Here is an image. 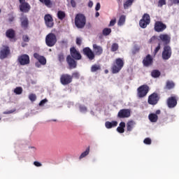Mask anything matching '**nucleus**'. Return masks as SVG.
<instances>
[{
	"mask_svg": "<svg viewBox=\"0 0 179 179\" xmlns=\"http://www.w3.org/2000/svg\"><path fill=\"white\" fill-rule=\"evenodd\" d=\"M80 77V75L79 74V72L78 71H75L72 73L71 78H72V80H73V78L75 79H79V78Z\"/></svg>",
	"mask_w": 179,
	"mask_h": 179,
	"instance_id": "nucleus-40",
	"label": "nucleus"
},
{
	"mask_svg": "<svg viewBox=\"0 0 179 179\" xmlns=\"http://www.w3.org/2000/svg\"><path fill=\"white\" fill-rule=\"evenodd\" d=\"M118 125L117 121H112V122H106L105 127L107 128V129H111V128H113L114 127H117Z\"/></svg>",
	"mask_w": 179,
	"mask_h": 179,
	"instance_id": "nucleus-24",
	"label": "nucleus"
},
{
	"mask_svg": "<svg viewBox=\"0 0 179 179\" xmlns=\"http://www.w3.org/2000/svg\"><path fill=\"white\" fill-rule=\"evenodd\" d=\"M160 75H162V73L159 72V70H153L151 72V76L152 78H159V76H160Z\"/></svg>",
	"mask_w": 179,
	"mask_h": 179,
	"instance_id": "nucleus-35",
	"label": "nucleus"
},
{
	"mask_svg": "<svg viewBox=\"0 0 179 179\" xmlns=\"http://www.w3.org/2000/svg\"><path fill=\"white\" fill-rule=\"evenodd\" d=\"M159 100H160V96L158 93L154 92L148 96V103L150 106H156L159 103Z\"/></svg>",
	"mask_w": 179,
	"mask_h": 179,
	"instance_id": "nucleus-8",
	"label": "nucleus"
},
{
	"mask_svg": "<svg viewBox=\"0 0 179 179\" xmlns=\"http://www.w3.org/2000/svg\"><path fill=\"white\" fill-rule=\"evenodd\" d=\"M120 48V46L118 45V43H113L111 45L110 51L112 52H115V51H118V49Z\"/></svg>",
	"mask_w": 179,
	"mask_h": 179,
	"instance_id": "nucleus-36",
	"label": "nucleus"
},
{
	"mask_svg": "<svg viewBox=\"0 0 179 179\" xmlns=\"http://www.w3.org/2000/svg\"><path fill=\"white\" fill-rule=\"evenodd\" d=\"M174 86L176 84L173 81L167 80L165 86V89L168 90H171V89H174Z\"/></svg>",
	"mask_w": 179,
	"mask_h": 179,
	"instance_id": "nucleus-28",
	"label": "nucleus"
},
{
	"mask_svg": "<svg viewBox=\"0 0 179 179\" xmlns=\"http://www.w3.org/2000/svg\"><path fill=\"white\" fill-rule=\"evenodd\" d=\"M70 57L76 61H80V59H82V55L80 54V52L76 50L75 47L70 48Z\"/></svg>",
	"mask_w": 179,
	"mask_h": 179,
	"instance_id": "nucleus-15",
	"label": "nucleus"
},
{
	"mask_svg": "<svg viewBox=\"0 0 179 179\" xmlns=\"http://www.w3.org/2000/svg\"><path fill=\"white\" fill-rule=\"evenodd\" d=\"M100 8H101L100 3H97L95 7V10H96V12L100 10Z\"/></svg>",
	"mask_w": 179,
	"mask_h": 179,
	"instance_id": "nucleus-53",
	"label": "nucleus"
},
{
	"mask_svg": "<svg viewBox=\"0 0 179 179\" xmlns=\"http://www.w3.org/2000/svg\"><path fill=\"white\" fill-rule=\"evenodd\" d=\"M164 5H166V0H159L158 1V6L162 8Z\"/></svg>",
	"mask_w": 179,
	"mask_h": 179,
	"instance_id": "nucleus-48",
	"label": "nucleus"
},
{
	"mask_svg": "<svg viewBox=\"0 0 179 179\" xmlns=\"http://www.w3.org/2000/svg\"><path fill=\"white\" fill-rule=\"evenodd\" d=\"M125 19H126L125 15H121L117 22L118 26H124V24H125Z\"/></svg>",
	"mask_w": 179,
	"mask_h": 179,
	"instance_id": "nucleus-32",
	"label": "nucleus"
},
{
	"mask_svg": "<svg viewBox=\"0 0 179 179\" xmlns=\"http://www.w3.org/2000/svg\"><path fill=\"white\" fill-rule=\"evenodd\" d=\"M161 113H162V110H157L155 114H156V115H159V114H161Z\"/></svg>",
	"mask_w": 179,
	"mask_h": 179,
	"instance_id": "nucleus-58",
	"label": "nucleus"
},
{
	"mask_svg": "<svg viewBox=\"0 0 179 179\" xmlns=\"http://www.w3.org/2000/svg\"><path fill=\"white\" fill-rule=\"evenodd\" d=\"M117 131L119 134H124L125 132V122H120L119 127L117 128Z\"/></svg>",
	"mask_w": 179,
	"mask_h": 179,
	"instance_id": "nucleus-26",
	"label": "nucleus"
},
{
	"mask_svg": "<svg viewBox=\"0 0 179 179\" xmlns=\"http://www.w3.org/2000/svg\"><path fill=\"white\" fill-rule=\"evenodd\" d=\"M150 24V15L148 13H145L143 15V17L139 21V26L141 29H146L148 27V24Z\"/></svg>",
	"mask_w": 179,
	"mask_h": 179,
	"instance_id": "nucleus-9",
	"label": "nucleus"
},
{
	"mask_svg": "<svg viewBox=\"0 0 179 179\" xmlns=\"http://www.w3.org/2000/svg\"><path fill=\"white\" fill-rule=\"evenodd\" d=\"M162 48V45L160 43H158L157 46L155 48L153 52V55H156L159 51H160V49Z\"/></svg>",
	"mask_w": 179,
	"mask_h": 179,
	"instance_id": "nucleus-39",
	"label": "nucleus"
},
{
	"mask_svg": "<svg viewBox=\"0 0 179 179\" xmlns=\"http://www.w3.org/2000/svg\"><path fill=\"white\" fill-rule=\"evenodd\" d=\"M177 101H178V97L176 96H170L166 101V104L169 108H174L177 106Z\"/></svg>",
	"mask_w": 179,
	"mask_h": 179,
	"instance_id": "nucleus-16",
	"label": "nucleus"
},
{
	"mask_svg": "<svg viewBox=\"0 0 179 179\" xmlns=\"http://www.w3.org/2000/svg\"><path fill=\"white\" fill-rule=\"evenodd\" d=\"M110 33L111 28H104L102 31V34H103V36H109Z\"/></svg>",
	"mask_w": 179,
	"mask_h": 179,
	"instance_id": "nucleus-37",
	"label": "nucleus"
},
{
	"mask_svg": "<svg viewBox=\"0 0 179 179\" xmlns=\"http://www.w3.org/2000/svg\"><path fill=\"white\" fill-rule=\"evenodd\" d=\"M100 16V13L99 12H96L95 14V17H99Z\"/></svg>",
	"mask_w": 179,
	"mask_h": 179,
	"instance_id": "nucleus-59",
	"label": "nucleus"
},
{
	"mask_svg": "<svg viewBox=\"0 0 179 179\" xmlns=\"http://www.w3.org/2000/svg\"><path fill=\"white\" fill-rule=\"evenodd\" d=\"M101 69V66L99 64H94L91 67V72H97V71H100Z\"/></svg>",
	"mask_w": 179,
	"mask_h": 179,
	"instance_id": "nucleus-34",
	"label": "nucleus"
},
{
	"mask_svg": "<svg viewBox=\"0 0 179 179\" xmlns=\"http://www.w3.org/2000/svg\"><path fill=\"white\" fill-rule=\"evenodd\" d=\"M124 59L121 58H117L113 62L112 66V73H118L122 68H124Z\"/></svg>",
	"mask_w": 179,
	"mask_h": 179,
	"instance_id": "nucleus-3",
	"label": "nucleus"
},
{
	"mask_svg": "<svg viewBox=\"0 0 179 179\" xmlns=\"http://www.w3.org/2000/svg\"><path fill=\"white\" fill-rule=\"evenodd\" d=\"M135 127V122L134 120H130L127 123V132H131Z\"/></svg>",
	"mask_w": 179,
	"mask_h": 179,
	"instance_id": "nucleus-25",
	"label": "nucleus"
},
{
	"mask_svg": "<svg viewBox=\"0 0 179 179\" xmlns=\"http://www.w3.org/2000/svg\"><path fill=\"white\" fill-rule=\"evenodd\" d=\"M14 93L15 94H22V93H23V88H22V87H17L14 90Z\"/></svg>",
	"mask_w": 179,
	"mask_h": 179,
	"instance_id": "nucleus-38",
	"label": "nucleus"
},
{
	"mask_svg": "<svg viewBox=\"0 0 179 179\" xmlns=\"http://www.w3.org/2000/svg\"><path fill=\"white\" fill-rule=\"evenodd\" d=\"M134 1L135 0H127L126 2L124 3V9H128L129 6H132V3H134Z\"/></svg>",
	"mask_w": 179,
	"mask_h": 179,
	"instance_id": "nucleus-33",
	"label": "nucleus"
},
{
	"mask_svg": "<svg viewBox=\"0 0 179 179\" xmlns=\"http://www.w3.org/2000/svg\"><path fill=\"white\" fill-rule=\"evenodd\" d=\"M20 65L24 66L30 64V57L27 54L21 55L17 58Z\"/></svg>",
	"mask_w": 179,
	"mask_h": 179,
	"instance_id": "nucleus-13",
	"label": "nucleus"
},
{
	"mask_svg": "<svg viewBox=\"0 0 179 179\" xmlns=\"http://www.w3.org/2000/svg\"><path fill=\"white\" fill-rule=\"evenodd\" d=\"M26 45H27V44H26V43H22V47H26Z\"/></svg>",
	"mask_w": 179,
	"mask_h": 179,
	"instance_id": "nucleus-62",
	"label": "nucleus"
},
{
	"mask_svg": "<svg viewBox=\"0 0 179 179\" xmlns=\"http://www.w3.org/2000/svg\"><path fill=\"white\" fill-rule=\"evenodd\" d=\"M65 59V57L64 56V53L61 52L58 55V60L59 62H64Z\"/></svg>",
	"mask_w": 179,
	"mask_h": 179,
	"instance_id": "nucleus-42",
	"label": "nucleus"
},
{
	"mask_svg": "<svg viewBox=\"0 0 179 179\" xmlns=\"http://www.w3.org/2000/svg\"><path fill=\"white\" fill-rule=\"evenodd\" d=\"M143 64L144 66H150V65L153 64V58L150 55H148L143 59Z\"/></svg>",
	"mask_w": 179,
	"mask_h": 179,
	"instance_id": "nucleus-22",
	"label": "nucleus"
},
{
	"mask_svg": "<svg viewBox=\"0 0 179 179\" xmlns=\"http://www.w3.org/2000/svg\"><path fill=\"white\" fill-rule=\"evenodd\" d=\"M75 24L78 29H83L86 26V16L82 13L76 14Z\"/></svg>",
	"mask_w": 179,
	"mask_h": 179,
	"instance_id": "nucleus-2",
	"label": "nucleus"
},
{
	"mask_svg": "<svg viewBox=\"0 0 179 179\" xmlns=\"http://www.w3.org/2000/svg\"><path fill=\"white\" fill-rule=\"evenodd\" d=\"M66 62L69 65V69H76L78 67V62H76V59L72 58L71 55L66 57Z\"/></svg>",
	"mask_w": 179,
	"mask_h": 179,
	"instance_id": "nucleus-17",
	"label": "nucleus"
},
{
	"mask_svg": "<svg viewBox=\"0 0 179 179\" xmlns=\"http://www.w3.org/2000/svg\"><path fill=\"white\" fill-rule=\"evenodd\" d=\"M154 41H156V36H153L152 37H151L150 39L149 40L148 43L150 44H153Z\"/></svg>",
	"mask_w": 179,
	"mask_h": 179,
	"instance_id": "nucleus-49",
	"label": "nucleus"
},
{
	"mask_svg": "<svg viewBox=\"0 0 179 179\" xmlns=\"http://www.w3.org/2000/svg\"><path fill=\"white\" fill-rule=\"evenodd\" d=\"M20 3V10L23 13H29L30 10L31 9V6L29 3L26 2V0H19Z\"/></svg>",
	"mask_w": 179,
	"mask_h": 179,
	"instance_id": "nucleus-10",
	"label": "nucleus"
},
{
	"mask_svg": "<svg viewBox=\"0 0 179 179\" xmlns=\"http://www.w3.org/2000/svg\"><path fill=\"white\" fill-rule=\"evenodd\" d=\"M131 117V110L121 109L117 113V118H129Z\"/></svg>",
	"mask_w": 179,
	"mask_h": 179,
	"instance_id": "nucleus-19",
	"label": "nucleus"
},
{
	"mask_svg": "<svg viewBox=\"0 0 179 179\" xmlns=\"http://www.w3.org/2000/svg\"><path fill=\"white\" fill-rule=\"evenodd\" d=\"M105 73H108V70H105Z\"/></svg>",
	"mask_w": 179,
	"mask_h": 179,
	"instance_id": "nucleus-64",
	"label": "nucleus"
},
{
	"mask_svg": "<svg viewBox=\"0 0 179 179\" xmlns=\"http://www.w3.org/2000/svg\"><path fill=\"white\" fill-rule=\"evenodd\" d=\"M45 24L50 29L54 27V19L50 14H46L44 16Z\"/></svg>",
	"mask_w": 179,
	"mask_h": 179,
	"instance_id": "nucleus-18",
	"label": "nucleus"
},
{
	"mask_svg": "<svg viewBox=\"0 0 179 179\" xmlns=\"http://www.w3.org/2000/svg\"><path fill=\"white\" fill-rule=\"evenodd\" d=\"M141 49L138 47L135 46L132 50V54L133 55H135L137 52H139V50Z\"/></svg>",
	"mask_w": 179,
	"mask_h": 179,
	"instance_id": "nucleus-46",
	"label": "nucleus"
},
{
	"mask_svg": "<svg viewBox=\"0 0 179 179\" xmlns=\"http://www.w3.org/2000/svg\"><path fill=\"white\" fill-rule=\"evenodd\" d=\"M167 29V25L163 23L162 21H157L154 25V30L157 31V33H162L164 31Z\"/></svg>",
	"mask_w": 179,
	"mask_h": 179,
	"instance_id": "nucleus-11",
	"label": "nucleus"
},
{
	"mask_svg": "<svg viewBox=\"0 0 179 179\" xmlns=\"http://www.w3.org/2000/svg\"><path fill=\"white\" fill-rule=\"evenodd\" d=\"M89 153H90V146H88L87 148V149L85 150V151H84L79 157L80 160H81V159H83L85 157H86V156H87L89 155Z\"/></svg>",
	"mask_w": 179,
	"mask_h": 179,
	"instance_id": "nucleus-29",
	"label": "nucleus"
},
{
	"mask_svg": "<svg viewBox=\"0 0 179 179\" xmlns=\"http://www.w3.org/2000/svg\"><path fill=\"white\" fill-rule=\"evenodd\" d=\"M35 66H36V68H41V64L40 62H36Z\"/></svg>",
	"mask_w": 179,
	"mask_h": 179,
	"instance_id": "nucleus-56",
	"label": "nucleus"
},
{
	"mask_svg": "<svg viewBox=\"0 0 179 179\" xmlns=\"http://www.w3.org/2000/svg\"><path fill=\"white\" fill-rule=\"evenodd\" d=\"M6 37L10 40H13L16 37V32L13 29H9L6 31Z\"/></svg>",
	"mask_w": 179,
	"mask_h": 179,
	"instance_id": "nucleus-23",
	"label": "nucleus"
},
{
	"mask_svg": "<svg viewBox=\"0 0 179 179\" xmlns=\"http://www.w3.org/2000/svg\"><path fill=\"white\" fill-rule=\"evenodd\" d=\"M34 58H35V59H37L41 65H45L47 64V59H45V57L44 56L38 55V53H34Z\"/></svg>",
	"mask_w": 179,
	"mask_h": 179,
	"instance_id": "nucleus-21",
	"label": "nucleus"
},
{
	"mask_svg": "<svg viewBox=\"0 0 179 179\" xmlns=\"http://www.w3.org/2000/svg\"><path fill=\"white\" fill-rule=\"evenodd\" d=\"M60 83L64 86L72 83V76L68 73H64L60 77Z\"/></svg>",
	"mask_w": 179,
	"mask_h": 179,
	"instance_id": "nucleus-14",
	"label": "nucleus"
},
{
	"mask_svg": "<svg viewBox=\"0 0 179 179\" xmlns=\"http://www.w3.org/2000/svg\"><path fill=\"white\" fill-rule=\"evenodd\" d=\"M143 143H145V145H152V139H150V138H146L144 139Z\"/></svg>",
	"mask_w": 179,
	"mask_h": 179,
	"instance_id": "nucleus-43",
	"label": "nucleus"
},
{
	"mask_svg": "<svg viewBox=\"0 0 179 179\" xmlns=\"http://www.w3.org/2000/svg\"><path fill=\"white\" fill-rule=\"evenodd\" d=\"M150 90V88L148 87V85H141L137 89V96L139 99H143V97H146L148 96V94L149 93V91Z\"/></svg>",
	"mask_w": 179,
	"mask_h": 179,
	"instance_id": "nucleus-4",
	"label": "nucleus"
},
{
	"mask_svg": "<svg viewBox=\"0 0 179 179\" xmlns=\"http://www.w3.org/2000/svg\"><path fill=\"white\" fill-rule=\"evenodd\" d=\"M34 164L36 166V167H41V166H43V164H41V163H40L37 161H35L34 162Z\"/></svg>",
	"mask_w": 179,
	"mask_h": 179,
	"instance_id": "nucleus-52",
	"label": "nucleus"
},
{
	"mask_svg": "<svg viewBox=\"0 0 179 179\" xmlns=\"http://www.w3.org/2000/svg\"><path fill=\"white\" fill-rule=\"evenodd\" d=\"M76 45H82V39L80 38H76Z\"/></svg>",
	"mask_w": 179,
	"mask_h": 179,
	"instance_id": "nucleus-51",
	"label": "nucleus"
},
{
	"mask_svg": "<svg viewBox=\"0 0 179 179\" xmlns=\"http://www.w3.org/2000/svg\"><path fill=\"white\" fill-rule=\"evenodd\" d=\"M10 55V48L8 45H2L0 48V59H5Z\"/></svg>",
	"mask_w": 179,
	"mask_h": 179,
	"instance_id": "nucleus-7",
	"label": "nucleus"
},
{
	"mask_svg": "<svg viewBox=\"0 0 179 179\" xmlns=\"http://www.w3.org/2000/svg\"><path fill=\"white\" fill-rule=\"evenodd\" d=\"M174 5L179 4V0H171Z\"/></svg>",
	"mask_w": 179,
	"mask_h": 179,
	"instance_id": "nucleus-55",
	"label": "nucleus"
},
{
	"mask_svg": "<svg viewBox=\"0 0 179 179\" xmlns=\"http://www.w3.org/2000/svg\"><path fill=\"white\" fill-rule=\"evenodd\" d=\"M12 113H13V111L10 110L8 112H5L4 114H12Z\"/></svg>",
	"mask_w": 179,
	"mask_h": 179,
	"instance_id": "nucleus-60",
	"label": "nucleus"
},
{
	"mask_svg": "<svg viewBox=\"0 0 179 179\" xmlns=\"http://www.w3.org/2000/svg\"><path fill=\"white\" fill-rule=\"evenodd\" d=\"M173 51L171 50V47L170 45H164L162 51V58L164 61H168L171 58Z\"/></svg>",
	"mask_w": 179,
	"mask_h": 179,
	"instance_id": "nucleus-6",
	"label": "nucleus"
},
{
	"mask_svg": "<svg viewBox=\"0 0 179 179\" xmlns=\"http://www.w3.org/2000/svg\"><path fill=\"white\" fill-rule=\"evenodd\" d=\"M61 43H62V44H66V41H62Z\"/></svg>",
	"mask_w": 179,
	"mask_h": 179,
	"instance_id": "nucleus-63",
	"label": "nucleus"
},
{
	"mask_svg": "<svg viewBox=\"0 0 179 179\" xmlns=\"http://www.w3.org/2000/svg\"><path fill=\"white\" fill-rule=\"evenodd\" d=\"M21 22V27L23 30H27L29 29V18L27 15H22V17L20 18Z\"/></svg>",
	"mask_w": 179,
	"mask_h": 179,
	"instance_id": "nucleus-20",
	"label": "nucleus"
},
{
	"mask_svg": "<svg viewBox=\"0 0 179 179\" xmlns=\"http://www.w3.org/2000/svg\"><path fill=\"white\" fill-rule=\"evenodd\" d=\"M93 50L90 49V48L87 47L83 49V52L84 55L90 59V61H93L96 55H101L103 54V48L97 44H94L92 45ZM94 51V52H93Z\"/></svg>",
	"mask_w": 179,
	"mask_h": 179,
	"instance_id": "nucleus-1",
	"label": "nucleus"
},
{
	"mask_svg": "<svg viewBox=\"0 0 179 179\" xmlns=\"http://www.w3.org/2000/svg\"><path fill=\"white\" fill-rule=\"evenodd\" d=\"M39 2H41V3H43L48 8H51L52 5V2L51 1V0H39Z\"/></svg>",
	"mask_w": 179,
	"mask_h": 179,
	"instance_id": "nucleus-30",
	"label": "nucleus"
},
{
	"mask_svg": "<svg viewBox=\"0 0 179 179\" xmlns=\"http://www.w3.org/2000/svg\"><path fill=\"white\" fill-rule=\"evenodd\" d=\"M22 40L24 43H29L30 41V38L27 35H23Z\"/></svg>",
	"mask_w": 179,
	"mask_h": 179,
	"instance_id": "nucleus-44",
	"label": "nucleus"
},
{
	"mask_svg": "<svg viewBox=\"0 0 179 179\" xmlns=\"http://www.w3.org/2000/svg\"><path fill=\"white\" fill-rule=\"evenodd\" d=\"M158 41H162L164 45H169L170 44V41H171V36L167 34H161L158 36Z\"/></svg>",
	"mask_w": 179,
	"mask_h": 179,
	"instance_id": "nucleus-12",
	"label": "nucleus"
},
{
	"mask_svg": "<svg viewBox=\"0 0 179 179\" xmlns=\"http://www.w3.org/2000/svg\"><path fill=\"white\" fill-rule=\"evenodd\" d=\"M57 36L55 34L49 33L45 36V44L48 45V47H54V45L57 44Z\"/></svg>",
	"mask_w": 179,
	"mask_h": 179,
	"instance_id": "nucleus-5",
	"label": "nucleus"
},
{
	"mask_svg": "<svg viewBox=\"0 0 179 179\" xmlns=\"http://www.w3.org/2000/svg\"><path fill=\"white\" fill-rule=\"evenodd\" d=\"M116 22H117V20L115 19V20H111L110 22V24H109V27L115 26Z\"/></svg>",
	"mask_w": 179,
	"mask_h": 179,
	"instance_id": "nucleus-50",
	"label": "nucleus"
},
{
	"mask_svg": "<svg viewBox=\"0 0 179 179\" xmlns=\"http://www.w3.org/2000/svg\"><path fill=\"white\" fill-rule=\"evenodd\" d=\"M148 120H150V122H157V120H159V116L155 113H150L148 115Z\"/></svg>",
	"mask_w": 179,
	"mask_h": 179,
	"instance_id": "nucleus-27",
	"label": "nucleus"
},
{
	"mask_svg": "<svg viewBox=\"0 0 179 179\" xmlns=\"http://www.w3.org/2000/svg\"><path fill=\"white\" fill-rule=\"evenodd\" d=\"M88 7H89V8H93V1H90L88 2Z\"/></svg>",
	"mask_w": 179,
	"mask_h": 179,
	"instance_id": "nucleus-57",
	"label": "nucleus"
},
{
	"mask_svg": "<svg viewBox=\"0 0 179 179\" xmlns=\"http://www.w3.org/2000/svg\"><path fill=\"white\" fill-rule=\"evenodd\" d=\"M48 101V100L47 99H43L40 101V103H38V106L40 107H43V106H44V104H45V103H47Z\"/></svg>",
	"mask_w": 179,
	"mask_h": 179,
	"instance_id": "nucleus-47",
	"label": "nucleus"
},
{
	"mask_svg": "<svg viewBox=\"0 0 179 179\" xmlns=\"http://www.w3.org/2000/svg\"><path fill=\"white\" fill-rule=\"evenodd\" d=\"M80 113H86L87 108L85 106H80L79 107Z\"/></svg>",
	"mask_w": 179,
	"mask_h": 179,
	"instance_id": "nucleus-45",
	"label": "nucleus"
},
{
	"mask_svg": "<svg viewBox=\"0 0 179 179\" xmlns=\"http://www.w3.org/2000/svg\"><path fill=\"white\" fill-rule=\"evenodd\" d=\"M71 3L73 8H75V6H76V2L75 1V0H71Z\"/></svg>",
	"mask_w": 179,
	"mask_h": 179,
	"instance_id": "nucleus-54",
	"label": "nucleus"
},
{
	"mask_svg": "<svg viewBox=\"0 0 179 179\" xmlns=\"http://www.w3.org/2000/svg\"><path fill=\"white\" fill-rule=\"evenodd\" d=\"M66 16V14H65V12L62 10H59L57 12V17L58 19H59V20H64Z\"/></svg>",
	"mask_w": 179,
	"mask_h": 179,
	"instance_id": "nucleus-31",
	"label": "nucleus"
},
{
	"mask_svg": "<svg viewBox=\"0 0 179 179\" xmlns=\"http://www.w3.org/2000/svg\"><path fill=\"white\" fill-rule=\"evenodd\" d=\"M29 99L31 101H36L37 96H36V94H31L29 95Z\"/></svg>",
	"mask_w": 179,
	"mask_h": 179,
	"instance_id": "nucleus-41",
	"label": "nucleus"
},
{
	"mask_svg": "<svg viewBox=\"0 0 179 179\" xmlns=\"http://www.w3.org/2000/svg\"><path fill=\"white\" fill-rule=\"evenodd\" d=\"M29 149H33V151L36 152V148L34 147H29Z\"/></svg>",
	"mask_w": 179,
	"mask_h": 179,
	"instance_id": "nucleus-61",
	"label": "nucleus"
}]
</instances>
